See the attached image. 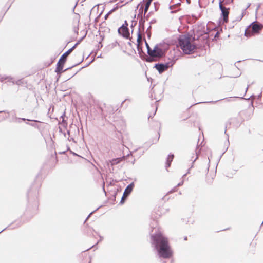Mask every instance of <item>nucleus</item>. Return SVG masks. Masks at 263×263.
<instances>
[{
	"label": "nucleus",
	"mask_w": 263,
	"mask_h": 263,
	"mask_svg": "<svg viewBox=\"0 0 263 263\" xmlns=\"http://www.w3.org/2000/svg\"><path fill=\"white\" fill-rule=\"evenodd\" d=\"M153 239L160 256L164 258L169 257L172 252L168 246L167 239L160 233L153 236Z\"/></svg>",
	"instance_id": "obj_1"
},
{
	"label": "nucleus",
	"mask_w": 263,
	"mask_h": 263,
	"mask_svg": "<svg viewBox=\"0 0 263 263\" xmlns=\"http://www.w3.org/2000/svg\"><path fill=\"white\" fill-rule=\"evenodd\" d=\"M173 156H169L168 159H170L172 160L173 159Z\"/></svg>",
	"instance_id": "obj_12"
},
{
	"label": "nucleus",
	"mask_w": 263,
	"mask_h": 263,
	"mask_svg": "<svg viewBox=\"0 0 263 263\" xmlns=\"http://www.w3.org/2000/svg\"><path fill=\"white\" fill-rule=\"evenodd\" d=\"M152 1L153 0H148L147 2H146L144 9L145 12H147Z\"/></svg>",
	"instance_id": "obj_10"
},
{
	"label": "nucleus",
	"mask_w": 263,
	"mask_h": 263,
	"mask_svg": "<svg viewBox=\"0 0 263 263\" xmlns=\"http://www.w3.org/2000/svg\"><path fill=\"white\" fill-rule=\"evenodd\" d=\"M262 26L256 24H252L245 32V35L247 37L258 33L261 30Z\"/></svg>",
	"instance_id": "obj_3"
},
{
	"label": "nucleus",
	"mask_w": 263,
	"mask_h": 263,
	"mask_svg": "<svg viewBox=\"0 0 263 263\" xmlns=\"http://www.w3.org/2000/svg\"><path fill=\"white\" fill-rule=\"evenodd\" d=\"M148 54L153 57H160L163 54L162 50L158 47L155 46L153 49H151L147 44L146 43Z\"/></svg>",
	"instance_id": "obj_4"
},
{
	"label": "nucleus",
	"mask_w": 263,
	"mask_h": 263,
	"mask_svg": "<svg viewBox=\"0 0 263 263\" xmlns=\"http://www.w3.org/2000/svg\"><path fill=\"white\" fill-rule=\"evenodd\" d=\"M155 67L158 70L159 73H162L168 69V64H156Z\"/></svg>",
	"instance_id": "obj_8"
},
{
	"label": "nucleus",
	"mask_w": 263,
	"mask_h": 263,
	"mask_svg": "<svg viewBox=\"0 0 263 263\" xmlns=\"http://www.w3.org/2000/svg\"><path fill=\"white\" fill-rule=\"evenodd\" d=\"M118 32L120 34H122L125 37H128L129 35L128 28L124 26H122L118 29Z\"/></svg>",
	"instance_id": "obj_7"
},
{
	"label": "nucleus",
	"mask_w": 263,
	"mask_h": 263,
	"mask_svg": "<svg viewBox=\"0 0 263 263\" xmlns=\"http://www.w3.org/2000/svg\"><path fill=\"white\" fill-rule=\"evenodd\" d=\"M134 187V183H131L130 185H129L125 189L123 197L121 199V202L123 203L124 202V200L127 198V197L132 192L133 189Z\"/></svg>",
	"instance_id": "obj_5"
},
{
	"label": "nucleus",
	"mask_w": 263,
	"mask_h": 263,
	"mask_svg": "<svg viewBox=\"0 0 263 263\" xmlns=\"http://www.w3.org/2000/svg\"><path fill=\"white\" fill-rule=\"evenodd\" d=\"M70 52V50H69V51H68V52H67L66 53H65L62 56V57L61 58V59H60L59 62V67L60 66V65L61 64H64V62L65 61L66 58L68 56V55L69 54Z\"/></svg>",
	"instance_id": "obj_9"
},
{
	"label": "nucleus",
	"mask_w": 263,
	"mask_h": 263,
	"mask_svg": "<svg viewBox=\"0 0 263 263\" xmlns=\"http://www.w3.org/2000/svg\"><path fill=\"white\" fill-rule=\"evenodd\" d=\"M121 160V159L120 158H118V159L113 160L111 161V163H112V165H114V164H117V163H119Z\"/></svg>",
	"instance_id": "obj_11"
},
{
	"label": "nucleus",
	"mask_w": 263,
	"mask_h": 263,
	"mask_svg": "<svg viewBox=\"0 0 263 263\" xmlns=\"http://www.w3.org/2000/svg\"><path fill=\"white\" fill-rule=\"evenodd\" d=\"M179 46L186 54L191 53L195 48V46L190 42V39L185 36H181L179 39Z\"/></svg>",
	"instance_id": "obj_2"
},
{
	"label": "nucleus",
	"mask_w": 263,
	"mask_h": 263,
	"mask_svg": "<svg viewBox=\"0 0 263 263\" xmlns=\"http://www.w3.org/2000/svg\"><path fill=\"white\" fill-rule=\"evenodd\" d=\"M224 0H220L219 5L220 9L222 11V14L223 16V20L225 22L228 20V16L229 14V11L227 9L222 6V3H224Z\"/></svg>",
	"instance_id": "obj_6"
}]
</instances>
